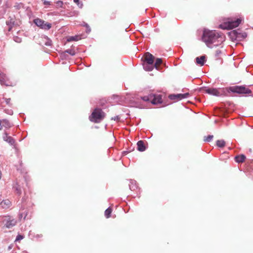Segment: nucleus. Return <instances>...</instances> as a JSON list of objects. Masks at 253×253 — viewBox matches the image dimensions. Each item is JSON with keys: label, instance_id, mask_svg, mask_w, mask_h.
<instances>
[{"label": "nucleus", "instance_id": "obj_1", "mask_svg": "<svg viewBox=\"0 0 253 253\" xmlns=\"http://www.w3.org/2000/svg\"><path fill=\"white\" fill-rule=\"evenodd\" d=\"M202 39L208 46H210L211 44L216 42H217L216 45H218L222 43L223 41V38L218 32L215 30H209L207 29L204 30Z\"/></svg>", "mask_w": 253, "mask_h": 253}, {"label": "nucleus", "instance_id": "obj_2", "mask_svg": "<svg viewBox=\"0 0 253 253\" xmlns=\"http://www.w3.org/2000/svg\"><path fill=\"white\" fill-rule=\"evenodd\" d=\"M105 116V113L99 108L95 109L89 117V120L94 123H99Z\"/></svg>", "mask_w": 253, "mask_h": 253}, {"label": "nucleus", "instance_id": "obj_3", "mask_svg": "<svg viewBox=\"0 0 253 253\" xmlns=\"http://www.w3.org/2000/svg\"><path fill=\"white\" fill-rule=\"evenodd\" d=\"M242 21L241 18L236 19H228L227 21L224 22L220 25V27L223 29H232L237 27Z\"/></svg>", "mask_w": 253, "mask_h": 253}, {"label": "nucleus", "instance_id": "obj_4", "mask_svg": "<svg viewBox=\"0 0 253 253\" xmlns=\"http://www.w3.org/2000/svg\"><path fill=\"white\" fill-rule=\"evenodd\" d=\"M228 89L230 91L240 94H247L252 93V91L249 88L244 85L231 86Z\"/></svg>", "mask_w": 253, "mask_h": 253}, {"label": "nucleus", "instance_id": "obj_5", "mask_svg": "<svg viewBox=\"0 0 253 253\" xmlns=\"http://www.w3.org/2000/svg\"><path fill=\"white\" fill-rule=\"evenodd\" d=\"M2 222L4 225L8 228L12 227L16 223V220L9 216L3 217Z\"/></svg>", "mask_w": 253, "mask_h": 253}, {"label": "nucleus", "instance_id": "obj_6", "mask_svg": "<svg viewBox=\"0 0 253 253\" xmlns=\"http://www.w3.org/2000/svg\"><path fill=\"white\" fill-rule=\"evenodd\" d=\"M205 92L208 94L215 96H220L222 94L220 89L215 88H208L205 89Z\"/></svg>", "mask_w": 253, "mask_h": 253}, {"label": "nucleus", "instance_id": "obj_7", "mask_svg": "<svg viewBox=\"0 0 253 253\" xmlns=\"http://www.w3.org/2000/svg\"><path fill=\"white\" fill-rule=\"evenodd\" d=\"M152 95L153 96L151 99V102L152 104L154 105H158L162 103L163 100L161 95L152 94Z\"/></svg>", "mask_w": 253, "mask_h": 253}, {"label": "nucleus", "instance_id": "obj_8", "mask_svg": "<svg viewBox=\"0 0 253 253\" xmlns=\"http://www.w3.org/2000/svg\"><path fill=\"white\" fill-rule=\"evenodd\" d=\"M189 96V93L184 94H170L169 95V98L171 100H181L186 98Z\"/></svg>", "mask_w": 253, "mask_h": 253}, {"label": "nucleus", "instance_id": "obj_9", "mask_svg": "<svg viewBox=\"0 0 253 253\" xmlns=\"http://www.w3.org/2000/svg\"><path fill=\"white\" fill-rule=\"evenodd\" d=\"M154 61V57L150 53H146L145 54L144 57V63L145 64H148V65H153Z\"/></svg>", "mask_w": 253, "mask_h": 253}, {"label": "nucleus", "instance_id": "obj_10", "mask_svg": "<svg viewBox=\"0 0 253 253\" xmlns=\"http://www.w3.org/2000/svg\"><path fill=\"white\" fill-rule=\"evenodd\" d=\"M11 127V124L9 121L6 119L0 120V130L3 128L8 129Z\"/></svg>", "mask_w": 253, "mask_h": 253}, {"label": "nucleus", "instance_id": "obj_11", "mask_svg": "<svg viewBox=\"0 0 253 253\" xmlns=\"http://www.w3.org/2000/svg\"><path fill=\"white\" fill-rule=\"evenodd\" d=\"M3 139L4 141H6L11 145H13L15 143L14 139L11 136L8 135L7 133L6 132L4 134Z\"/></svg>", "mask_w": 253, "mask_h": 253}, {"label": "nucleus", "instance_id": "obj_12", "mask_svg": "<svg viewBox=\"0 0 253 253\" xmlns=\"http://www.w3.org/2000/svg\"><path fill=\"white\" fill-rule=\"evenodd\" d=\"M0 205L3 209H7L11 206V203L9 200L6 199L1 201Z\"/></svg>", "mask_w": 253, "mask_h": 253}, {"label": "nucleus", "instance_id": "obj_13", "mask_svg": "<svg viewBox=\"0 0 253 253\" xmlns=\"http://www.w3.org/2000/svg\"><path fill=\"white\" fill-rule=\"evenodd\" d=\"M206 61V56L203 55L200 57H197L196 58V62L197 64L200 66L204 65L205 62Z\"/></svg>", "mask_w": 253, "mask_h": 253}, {"label": "nucleus", "instance_id": "obj_14", "mask_svg": "<svg viewBox=\"0 0 253 253\" xmlns=\"http://www.w3.org/2000/svg\"><path fill=\"white\" fill-rule=\"evenodd\" d=\"M137 150L139 151L143 152L146 150V147L144 144V141L140 140L137 143Z\"/></svg>", "mask_w": 253, "mask_h": 253}, {"label": "nucleus", "instance_id": "obj_15", "mask_svg": "<svg viewBox=\"0 0 253 253\" xmlns=\"http://www.w3.org/2000/svg\"><path fill=\"white\" fill-rule=\"evenodd\" d=\"M7 80V78L5 74L0 71V83L1 84H4L6 81Z\"/></svg>", "mask_w": 253, "mask_h": 253}, {"label": "nucleus", "instance_id": "obj_16", "mask_svg": "<svg viewBox=\"0 0 253 253\" xmlns=\"http://www.w3.org/2000/svg\"><path fill=\"white\" fill-rule=\"evenodd\" d=\"M235 161L238 163H243L246 159V157L244 155H240L235 157Z\"/></svg>", "mask_w": 253, "mask_h": 253}, {"label": "nucleus", "instance_id": "obj_17", "mask_svg": "<svg viewBox=\"0 0 253 253\" xmlns=\"http://www.w3.org/2000/svg\"><path fill=\"white\" fill-rule=\"evenodd\" d=\"M44 22V21H43L42 20L39 19V18L36 19L34 20V23H35V24L37 26H38V27H40L41 28H42V25H43Z\"/></svg>", "mask_w": 253, "mask_h": 253}, {"label": "nucleus", "instance_id": "obj_18", "mask_svg": "<svg viewBox=\"0 0 253 253\" xmlns=\"http://www.w3.org/2000/svg\"><path fill=\"white\" fill-rule=\"evenodd\" d=\"M153 96L152 93H151L148 95L141 97V99L145 102H151V99Z\"/></svg>", "mask_w": 253, "mask_h": 253}, {"label": "nucleus", "instance_id": "obj_19", "mask_svg": "<svg viewBox=\"0 0 253 253\" xmlns=\"http://www.w3.org/2000/svg\"><path fill=\"white\" fill-rule=\"evenodd\" d=\"M15 23V19L14 18L9 17V19L6 22V25L8 26H13Z\"/></svg>", "mask_w": 253, "mask_h": 253}, {"label": "nucleus", "instance_id": "obj_20", "mask_svg": "<svg viewBox=\"0 0 253 253\" xmlns=\"http://www.w3.org/2000/svg\"><path fill=\"white\" fill-rule=\"evenodd\" d=\"M216 145L220 148L224 147L225 145V142L223 140H218L216 141Z\"/></svg>", "mask_w": 253, "mask_h": 253}, {"label": "nucleus", "instance_id": "obj_21", "mask_svg": "<svg viewBox=\"0 0 253 253\" xmlns=\"http://www.w3.org/2000/svg\"><path fill=\"white\" fill-rule=\"evenodd\" d=\"M112 212V210L110 208H109L106 210V211H105L104 214H105V216H106V217L107 218H108L110 217Z\"/></svg>", "mask_w": 253, "mask_h": 253}, {"label": "nucleus", "instance_id": "obj_22", "mask_svg": "<svg viewBox=\"0 0 253 253\" xmlns=\"http://www.w3.org/2000/svg\"><path fill=\"white\" fill-rule=\"evenodd\" d=\"M143 67L146 71H152L154 67V65H148V64H143Z\"/></svg>", "mask_w": 253, "mask_h": 253}, {"label": "nucleus", "instance_id": "obj_23", "mask_svg": "<svg viewBox=\"0 0 253 253\" xmlns=\"http://www.w3.org/2000/svg\"><path fill=\"white\" fill-rule=\"evenodd\" d=\"M80 39V38L78 36H72L68 38L67 41L68 42L72 41H77Z\"/></svg>", "mask_w": 253, "mask_h": 253}, {"label": "nucleus", "instance_id": "obj_24", "mask_svg": "<svg viewBox=\"0 0 253 253\" xmlns=\"http://www.w3.org/2000/svg\"><path fill=\"white\" fill-rule=\"evenodd\" d=\"M162 63V60L161 58H157L156 60L155 63L154 65L156 69H158L160 65Z\"/></svg>", "mask_w": 253, "mask_h": 253}, {"label": "nucleus", "instance_id": "obj_25", "mask_svg": "<svg viewBox=\"0 0 253 253\" xmlns=\"http://www.w3.org/2000/svg\"><path fill=\"white\" fill-rule=\"evenodd\" d=\"M51 25L50 23L44 22L41 28L45 30H49L51 28Z\"/></svg>", "mask_w": 253, "mask_h": 253}, {"label": "nucleus", "instance_id": "obj_26", "mask_svg": "<svg viewBox=\"0 0 253 253\" xmlns=\"http://www.w3.org/2000/svg\"><path fill=\"white\" fill-rule=\"evenodd\" d=\"M213 138V135H209L207 136H205L204 138V141L205 142H210Z\"/></svg>", "mask_w": 253, "mask_h": 253}, {"label": "nucleus", "instance_id": "obj_27", "mask_svg": "<svg viewBox=\"0 0 253 253\" xmlns=\"http://www.w3.org/2000/svg\"><path fill=\"white\" fill-rule=\"evenodd\" d=\"M14 41L16 42H18V43H20L22 41V40L20 38H19V37L18 36H15L14 37Z\"/></svg>", "mask_w": 253, "mask_h": 253}, {"label": "nucleus", "instance_id": "obj_28", "mask_svg": "<svg viewBox=\"0 0 253 253\" xmlns=\"http://www.w3.org/2000/svg\"><path fill=\"white\" fill-rule=\"evenodd\" d=\"M65 52H67L71 55H74L75 54V51L72 49H67L65 51Z\"/></svg>", "mask_w": 253, "mask_h": 253}, {"label": "nucleus", "instance_id": "obj_29", "mask_svg": "<svg viewBox=\"0 0 253 253\" xmlns=\"http://www.w3.org/2000/svg\"><path fill=\"white\" fill-rule=\"evenodd\" d=\"M23 238V236L21 235H18L16 238V241H20Z\"/></svg>", "mask_w": 253, "mask_h": 253}, {"label": "nucleus", "instance_id": "obj_30", "mask_svg": "<svg viewBox=\"0 0 253 253\" xmlns=\"http://www.w3.org/2000/svg\"><path fill=\"white\" fill-rule=\"evenodd\" d=\"M74 1L77 4H79V0H74Z\"/></svg>", "mask_w": 253, "mask_h": 253}, {"label": "nucleus", "instance_id": "obj_31", "mask_svg": "<svg viewBox=\"0 0 253 253\" xmlns=\"http://www.w3.org/2000/svg\"><path fill=\"white\" fill-rule=\"evenodd\" d=\"M9 26V28H8V31H10L12 28V27L13 26Z\"/></svg>", "mask_w": 253, "mask_h": 253}, {"label": "nucleus", "instance_id": "obj_32", "mask_svg": "<svg viewBox=\"0 0 253 253\" xmlns=\"http://www.w3.org/2000/svg\"><path fill=\"white\" fill-rule=\"evenodd\" d=\"M44 4H46V5L49 4V2L48 1H44Z\"/></svg>", "mask_w": 253, "mask_h": 253}, {"label": "nucleus", "instance_id": "obj_33", "mask_svg": "<svg viewBox=\"0 0 253 253\" xmlns=\"http://www.w3.org/2000/svg\"><path fill=\"white\" fill-rule=\"evenodd\" d=\"M118 119V117H115V118H114V120H117ZM112 119H113V118H112Z\"/></svg>", "mask_w": 253, "mask_h": 253}, {"label": "nucleus", "instance_id": "obj_34", "mask_svg": "<svg viewBox=\"0 0 253 253\" xmlns=\"http://www.w3.org/2000/svg\"><path fill=\"white\" fill-rule=\"evenodd\" d=\"M216 52H217V54H218V53H219L220 52V51H217Z\"/></svg>", "mask_w": 253, "mask_h": 253}, {"label": "nucleus", "instance_id": "obj_35", "mask_svg": "<svg viewBox=\"0 0 253 253\" xmlns=\"http://www.w3.org/2000/svg\"><path fill=\"white\" fill-rule=\"evenodd\" d=\"M1 0H0V3L1 2Z\"/></svg>", "mask_w": 253, "mask_h": 253}]
</instances>
